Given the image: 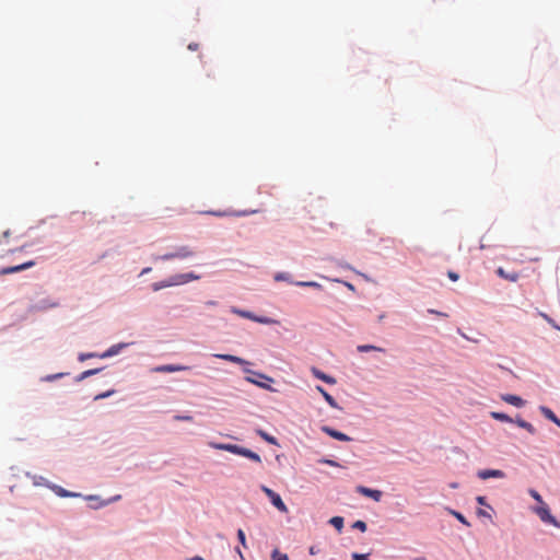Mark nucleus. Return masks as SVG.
<instances>
[{"label":"nucleus","instance_id":"7c9ffc66","mask_svg":"<svg viewBox=\"0 0 560 560\" xmlns=\"http://www.w3.org/2000/svg\"><path fill=\"white\" fill-rule=\"evenodd\" d=\"M246 381L249 382V383H253V384H256L262 388H268L269 386L262 382H260V380H256V378H253V377H246Z\"/></svg>","mask_w":560,"mask_h":560},{"label":"nucleus","instance_id":"c85d7f7f","mask_svg":"<svg viewBox=\"0 0 560 560\" xmlns=\"http://www.w3.org/2000/svg\"><path fill=\"white\" fill-rule=\"evenodd\" d=\"M272 560H288V556L285 553L280 552L278 549H275L271 553Z\"/></svg>","mask_w":560,"mask_h":560},{"label":"nucleus","instance_id":"2eb2a0df","mask_svg":"<svg viewBox=\"0 0 560 560\" xmlns=\"http://www.w3.org/2000/svg\"><path fill=\"white\" fill-rule=\"evenodd\" d=\"M199 278H200L199 276H197L192 272L175 275V281H176L177 285L187 283L192 280H198Z\"/></svg>","mask_w":560,"mask_h":560},{"label":"nucleus","instance_id":"c03bdc74","mask_svg":"<svg viewBox=\"0 0 560 560\" xmlns=\"http://www.w3.org/2000/svg\"><path fill=\"white\" fill-rule=\"evenodd\" d=\"M62 375H63L62 373H59V374H56V375H50V376H47V380L48 381H52V380H55L57 377H61Z\"/></svg>","mask_w":560,"mask_h":560},{"label":"nucleus","instance_id":"603ef678","mask_svg":"<svg viewBox=\"0 0 560 560\" xmlns=\"http://www.w3.org/2000/svg\"><path fill=\"white\" fill-rule=\"evenodd\" d=\"M326 463L329 465H336L332 460H326Z\"/></svg>","mask_w":560,"mask_h":560},{"label":"nucleus","instance_id":"6ab92c4d","mask_svg":"<svg viewBox=\"0 0 560 560\" xmlns=\"http://www.w3.org/2000/svg\"><path fill=\"white\" fill-rule=\"evenodd\" d=\"M497 275L505 280L511 281V282H516L518 280V273H516V272L509 273L502 267H499L497 269Z\"/></svg>","mask_w":560,"mask_h":560},{"label":"nucleus","instance_id":"39448f33","mask_svg":"<svg viewBox=\"0 0 560 560\" xmlns=\"http://www.w3.org/2000/svg\"><path fill=\"white\" fill-rule=\"evenodd\" d=\"M536 513L542 522L560 528V522H558L556 517L551 515L549 508L545 503L536 509Z\"/></svg>","mask_w":560,"mask_h":560},{"label":"nucleus","instance_id":"aec40b11","mask_svg":"<svg viewBox=\"0 0 560 560\" xmlns=\"http://www.w3.org/2000/svg\"><path fill=\"white\" fill-rule=\"evenodd\" d=\"M513 422H515L520 428L525 429L530 434L536 433V429L533 427V424L523 420L522 418H516Z\"/></svg>","mask_w":560,"mask_h":560},{"label":"nucleus","instance_id":"de8ad7c7","mask_svg":"<svg viewBox=\"0 0 560 560\" xmlns=\"http://www.w3.org/2000/svg\"><path fill=\"white\" fill-rule=\"evenodd\" d=\"M429 312L433 313V314H436V315L446 316V314H443V313H440V312H436V311H433V310H430Z\"/></svg>","mask_w":560,"mask_h":560},{"label":"nucleus","instance_id":"79ce46f5","mask_svg":"<svg viewBox=\"0 0 560 560\" xmlns=\"http://www.w3.org/2000/svg\"><path fill=\"white\" fill-rule=\"evenodd\" d=\"M287 275L285 273H278L275 276V280L276 281H280V280H287Z\"/></svg>","mask_w":560,"mask_h":560},{"label":"nucleus","instance_id":"5701e85b","mask_svg":"<svg viewBox=\"0 0 560 560\" xmlns=\"http://www.w3.org/2000/svg\"><path fill=\"white\" fill-rule=\"evenodd\" d=\"M329 523L338 530L341 532L343 528V518L341 516H334L330 518Z\"/></svg>","mask_w":560,"mask_h":560},{"label":"nucleus","instance_id":"c9c22d12","mask_svg":"<svg viewBox=\"0 0 560 560\" xmlns=\"http://www.w3.org/2000/svg\"><path fill=\"white\" fill-rule=\"evenodd\" d=\"M352 559L353 560H369V555L368 553H357V552H354L352 555Z\"/></svg>","mask_w":560,"mask_h":560},{"label":"nucleus","instance_id":"58836bf2","mask_svg":"<svg viewBox=\"0 0 560 560\" xmlns=\"http://www.w3.org/2000/svg\"><path fill=\"white\" fill-rule=\"evenodd\" d=\"M94 357H96V354H95V353H81V354L79 355V360H80V361H85V360H88V359H90V358H94Z\"/></svg>","mask_w":560,"mask_h":560},{"label":"nucleus","instance_id":"b1692460","mask_svg":"<svg viewBox=\"0 0 560 560\" xmlns=\"http://www.w3.org/2000/svg\"><path fill=\"white\" fill-rule=\"evenodd\" d=\"M491 417L495 420H499V421H505V422H513L514 420L512 418H510L508 415L505 413H502V412H491Z\"/></svg>","mask_w":560,"mask_h":560},{"label":"nucleus","instance_id":"6e6552de","mask_svg":"<svg viewBox=\"0 0 560 560\" xmlns=\"http://www.w3.org/2000/svg\"><path fill=\"white\" fill-rule=\"evenodd\" d=\"M357 491L359 493H361L362 495L373 499L375 502H380L382 499V495H383L382 491L376 490V489L366 488L364 486H359L357 488Z\"/></svg>","mask_w":560,"mask_h":560},{"label":"nucleus","instance_id":"f8f14e48","mask_svg":"<svg viewBox=\"0 0 560 560\" xmlns=\"http://www.w3.org/2000/svg\"><path fill=\"white\" fill-rule=\"evenodd\" d=\"M478 477L483 480L489 479V478H503L504 472L499 469H486V470H480L478 472Z\"/></svg>","mask_w":560,"mask_h":560},{"label":"nucleus","instance_id":"f257e3e1","mask_svg":"<svg viewBox=\"0 0 560 560\" xmlns=\"http://www.w3.org/2000/svg\"><path fill=\"white\" fill-rule=\"evenodd\" d=\"M209 446L214 450L226 451L232 454H236V455L246 457V458H248L255 463H258V464L261 463V457L257 453H255L246 447L236 445V444H224V443L209 442Z\"/></svg>","mask_w":560,"mask_h":560},{"label":"nucleus","instance_id":"dca6fc26","mask_svg":"<svg viewBox=\"0 0 560 560\" xmlns=\"http://www.w3.org/2000/svg\"><path fill=\"white\" fill-rule=\"evenodd\" d=\"M173 285H177V283L175 281V276L171 277L168 280H163V281L154 282L152 284V290L153 291H159V290H162L164 288H168V287H173Z\"/></svg>","mask_w":560,"mask_h":560},{"label":"nucleus","instance_id":"72a5a7b5","mask_svg":"<svg viewBox=\"0 0 560 560\" xmlns=\"http://www.w3.org/2000/svg\"><path fill=\"white\" fill-rule=\"evenodd\" d=\"M353 527L360 529L361 532H365L366 530V524L363 521H357L353 524Z\"/></svg>","mask_w":560,"mask_h":560},{"label":"nucleus","instance_id":"473e14b6","mask_svg":"<svg viewBox=\"0 0 560 560\" xmlns=\"http://www.w3.org/2000/svg\"><path fill=\"white\" fill-rule=\"evenodd\" d=\"M237 538H238L240 542L242 544V546L246 547V537H245V533L243 529L237 530Z\"/></svg>","mask_w":560,"mask_h":560},{"label":"nucleus","instance_id":"9d476101","mask_svg":"<svg viewBox=\"0 0 560 560\" xmlns=\"http://www.w3.org/2000/svg\"><path fill=\"white\" fill-rule=\"evenodd\" d=\"M34 265H35V262L30 260L27 262H24V264H21V265H18V266L2 268L0 270V275H10V273L19 272V271L25 270L27 268H31Z\"/></svg>","mask_w":560,"mask_h":560},{"label":"nucleus","instance_id":"37998d69","mask_svg":"<svg viewBox=\"0 0 560 560\" xmlns=\"http://www.w3.org/2000/svg\"><path fill=\"white\" fill-rule=\"evenodd\" d=\"M198 46H199L198 44H196V43H191V44H189V45H188V49H189V50H197V49H198Z\"/></svg>","mask_w":560,"mask_h":560},{"label":"nucleus","instance_id":"f3484780","mask_svg":"<svg viewBox=\"0 0 560 560\" xmlns=\"http://www.w3.org/2000/svg\"><path fill=\"white\" fill-rule=\"evenodd\" d=\"M316 390L322 394V396L324 397V399L327 401V404L330 407L336 408V409L339 408L336 399L329 393H327L322 386H316Z\"/></svg>","mask_w":560,"mask_h":560},{"label":"nucleus","instance_id":"a18cd8bd","mask_svg":"<svg viewBox=\"0 0 560 560\" xmlns=\"http://www.w3.org/2000/svg\"><path fill=\"white\" fill-rule=\"evenodd\" d=\"M477 502L481 505H485L486 504V498L485 497H478L477 498Z\"/></svg>","mask_w":560,"mask_h":560},{"label":"nucleus","instance_id":"c756f323","mask_svg":"<svg viewBox=\"0 0 560 560\" xmlns=\"http://www.w3.org/2000/svg\"><path fill=\"white\" fill-rule=\"evenodd\" d=\"M451 513L460 522L463 523L464 525L466 526H469V522L466 520V517L460 514L459 512H456V511H451Z\"/></svg>","mask_w":560,"mask_h":560},{"label":"nucleus","instance_id":"ddd939ff","mask_svg":"<svg viewBox=\"0 0 560 560\" xmlns=\"http://www.w3.org/2000/svg\"><path fill=\"white\" fill-rule=\"evenodd\" d=\"M215 358L218 359H221V360H224V361H229V362H232V363H236V364H240V365H247L248 362L246 360H244L243 358H240V357H236V355H233V354H223V353H217V354H213Z\"/></svg>","mask_w":560,"mask_h":560},{"label":"nucleus","instance_id":"1a4fd4ad","mask_svg":"<svg viewBox=\"0 0 560 560\" xmlns=\"http://www.w3.org/2000/svg\"><path fill=\"white\" fill-rule=\"evenodd\" d=\"M322 431L338 441H345V442L351 441L350 436H348L347 434L339 432L328 425L322 427Z\"/></svg>","mask_w":560,"mask_h":560},{"label":"nucleus","instance_id":"0eeeda50","mask_svg":"<svg viewBox=\"0 0 560 560\" xmlns=\"http://www.w3.org/2000/svg\"><path fill=\"white\" fill-rule=\"evenodd\" d=\"M189 366L179 365V364H164L155 366L152 371L156 373H173L189 370Z\"/></svg>","mask_w":560,"mask_h":560},{"label":"nucleus","instance_id":"393cba45","mask_svg":"<svg viewBox=\"0 0 560 560\" xmlns=\"http://www.w3.org/2000/svg\"><path fill=\"white\" fill-rule=\"evenodd\" d=\"M257 434L262 438L266 442L270 443V444H273L276 445L277 444V440L275 436H271L269 435L267 432L262 431V430H257Z\"/></svg>","mask_w":560,"mask_h":560},{"label":"nucleus","instance_id":"3c124183","mask_svg":"<svg viewBox=\"0 0 560 560\" xmlns=\"http://www.w3.org/2000/svg\"><path fill=\"white\" fill-rule=\"evenodd\" d=\"M413 560H427L424 557H417Z\"/></svg>","mask_w":560,"mask_h":560},{"label":"nucleus","instance_id":"e433bc0d","mask_svg":"<svg viewBox=\"0 0 560 560\" xmlns=\"http://www.w3.org/2000/svg\"><path fill=\"white\" fill-rule=\"evenodd\" d=\"M174 420L176 421H192V417L191 416H179V415H176L174 416Z\"/></svg>","mask_w":560,"mask_h":560},{"label":"nucleus","instance_id":"2f4dec72","mask_svg":"<svg viewBox=\"0 0 560 560\" xmlns=\"http://www.w3.org/2000/svg\"><path fill=\"white\" fill-rule=\"evenodd\" d=\"M529 494L532 495V498H533L534 500H536L537 502H539V503L544 504V501H542L541 495H540L536 490H533V489H532V490H529Z\"/></svg>","mask_w":560,"mask_h":560},{"label":"nucleus","instance_id":"9b49d317","mask_svg":"<svg viewBox=\"0 0 560 560\" xmlns=\"http://www.w3.org/2000/svg\"><path fill=\"white\" fill-rule=\"evenodd\" d=\"M501 399L512 406H515L517 408H522L525 406V400L522 399L520 396L512 395V394H504L501 396Z\"/></svg>","mask_w":560,"mask_h":560},{"label":"nucleus","instance_id":"20e7f679","mask_svg":"<svg viewBox=\"0 0 560 560\" xmlns=\"http://www.w3.org/2000/svg\"><path fill=\"white\" fill-rule=\"evenodd\" d=\"M261 490L280 512H288L287 505L284 504V502L282 501L281 497L278 493H276L273 490L269 489L266 486H262Z\"/></svg>","mask_w":560,"mask_h":560},{"label":"nucleus","instance_id":"49530a36","mask_svg":"<svg viewBox=\"0 0 560 560\" xmlns=\"http://www.w3.org/2000/svg\"><path fill=\"white\" fill-rule=\"evenodd\" d=\"M310 553H311V555H316V553H317V550L315 549V547H314V546H312V547L310 548Z\"/></svg>","mask_w":560,"mask_h":560},{"label":"nucleus","instance_id":"09e8293b","mask_svg":"<svg viewBox=\"0 0 560 560\" xmlns=\"http://www.w3.org/2000/svg\"><path fill=\"white\" fill-rule=\"evenodd\" d=\"M189 560H205V559L200 556H195V557L190 558Z\"/></svg>","mask_w":560,"mask_h":560},{"label":"nucleus","instance_id":"bb28decb","mask_svg":"<svg viewBox=\"0 0 560 560\" xmlns=\"http://www.w3.org/2000/svg\"><path fill=\"white\" fill-rule=\"evenodd\" d=\"M295 285L322 289V285L315 281H298Z\"/></svg>","mask_w":560,"mask_h":560},{"label":"nucleus","instance_id":"ea45409f","mask_svg":"<svg viewBox=\"0 0 560 560\" xmlns=\"http://www.w3.org/2000/svg\"><path fill=\"white\" fill-rule=\"evenodd\" d=\"M541 316L555 328L560 330V327L555 324V322L546 314H541Z\"/></svg>","mask_w":560,"mask_h":560},{"label":"nucleus","instance_id":"7ed1b4c3","mask_svg":"<svg viewBox=\"0 0 560 560\" xmlns=\"http://www.w3.org/2000/svg\"><path fill=\"white\" fill-rule=\"evenodd\" d=\"M232 312L244 317V318H248L250 320H254V322H257V323H260V324H266V325H271V324H276L277 322L272 318H269V317H264V316H256L255 314L248 312V311H243V310H237V308H232Z\"/></svg>","mask_w":560,"mask_h":560},{"label":"nucleus","instance_id":"f03ea898","mask_svg":"<svg viewBox=\"0 0 560 560\" xmlns=\"http://www.w3.org/2000/svg\"><path fill=\"white\" fill-rule=\"evenodd\" d=\"M194 252L188 246H182L177 248L175 252L164 254L159 256L156 259L161 260H172V259H185L191 257Z\"/></svg>","mask_w":560,"mask_h":560},{"label":"nucleus","instance_id":"4c0bfd02","mask_svg":"<svg viewBox=\"0 0 560 560\" xmlns=\"http://www.w3.org/2000/svg\"><path fill=\"white\" fill-rule=\"evenodd\" d=\"M113 393H114V390H108L106 393L98 394L94 397V399L100 400V399L106 398V397L110 396Z\"/></svg>","mask_w":560,"mask_h":560},{"label":"nucleus","instance_id":"a211bd4d","mask_svg":"<svg viewBox=\"0 0 560 560\" xmlns=\"http://www.w3.org/2000/svg\"><path fill=\"white\" fill-rule=\"evenodd\" d=\"M540 412L550 421L556 423L560 428V419L555 415V412L548 407L540 406Z\"/></svg>","mask_w":560,"mask_h":560},{"label":"nucleus","instance_id":"4be33fe9","mask_svg":"<svg viewBox=\"0 0 560 560\" xmlns=\"http://www.w3.org/2000/svg\"><path fill=\"white\" fill-rule=\"evenodd\" d=\"M125 345H115V346H112L107 351H105L103 354L100 355V358H108V357H112V355H115L119 352V350L124 347Z\"/></svg>","mask_w":560,"mask_h":560},{"label":"nucleus","instance_id":"423d86ee","mask_svg":"<svg viewBox=\"0 0 560 560\" xmlns=\"http://www.w3.org/2000/svg\"><path fill=\"white\" fill-rule=\"evenodd\" d=\"M256 210H243V211H236V210H218V211H206L205 214H210L214 217H245L249 214L256 213Z\"/></svg>","mask_w":560,"mask_h":560},{"label":"nucleus","instance_id":"412c9836","mask_svg":"<svg viewBox=\"0 0 560 560\" xmlns=\"http://www.w3.org/2000/svg\"><path fill=\"white\" fill-rule=\"evenodd\" d=\"M357 350L359 352H369V351L385 352V349H383L381 347L373 346V345H360V346H358Z\"/></svg>","mask_w":560,"mask_h":560},{"label":"nucleus","instance_id":"8fccbe9b","mask_svg":"<svg viewBox=\"0 0 560 560\" xmlns=\"http://www.w3.org/2000/svg\"><path fill=\"white\" fill-rule=\"evenodd\" d=\"M150 271H151V268H150V267H148V268H144V269L142 270V273H148V272H150Z\"/></svg>","mask_w":560,"mask_h":560},{"label":"nucleus","instance_id":"a878e982","mask_svg":"<svg viewBox=\"0 0 560 560\" xmlns=\"http://www.w3.org/2000/svg\"><path fill=\"white\" fill-rule=\"evenodd\" d=\"M101 371V369H92V370H88V371H84L82 372L78 377H77V381H83L85 380L86 377L89 376H92V375H95L97 374L98 372Z\"/></svg>","mask_w":560,"mask_h":560},{"label":"nucleus","instance_id":"cd10ccee","mask_svg":"<svg viewBox=\"0 0 560 560\" xmlns=\"http://www.w3.org/2000/svg\"><path fill=\"white\" fill-rule=\"evenodd\" d=\"M56 493H57L58 495H60V497H63V498H66V497H78V495H79V494H77V493L69 492V491L65 490V489H63V488H61V487H57V488H56Z\"/></svg>","mask_w":560,"mask_h":560},{"label":"nucleus","instance_id":"f704fd0d","mask_svg":"<svg viewBox=\"0 0 560 560\" xmlns=\"http://www.w3.org/2000/svg\"><path fill=\"white\" fill-rule=\"evenodd\" d=\"M244 371H245V372H247V373H249V372L252 373V371H250V370H248V369H244ZM253 374H254V375H256L257 377L261 378V380H265V381H268V382H271V381H272V378L268 377V376H267V375H265V374H261V373H255V372H253Z\"/></svg>","mask_w":560,"mask_h":560},{"label":"nucleus","instance_id":"a19ab883","mask_svg":"<svg viewBox=\"0 0 560 560\" xmlns=\"http://www.w3.org/2000/svg\"><path fill=\"white\" fill-rule=\"evenodd\" d=\"M447 276H448V278H450L452 281H457V280H458V278H459L458 273H456V272H454V271H448V272H447Z\"/></svg>","mask_w":560,"mask_h":560},{"label":"nucleus","instance_id":"4468645a","mask_svg":"<svg viewBox=\"0 0 560 560\" xmlns=\"http://www.w3.org/2000/svg\"><path fill=\"white\" fill-rule=\"evenodd\" d=\"M311 371L316 378L322 380L327 384L334 385L337 382L335 377L325 374L324 372H322L320 370H318L316 368H312Z\"/></svg>","mask_w":560,"mask_h":560}]
</instances>
